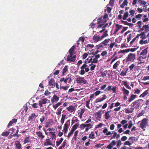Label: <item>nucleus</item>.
Returning a JSON list of instances; mask_svg holds the SVG:
<instances>
[{
  "label": "nucleus",
  "instance_id": "7",
  "mask_svg": "<svg viewBox=\"0 0 149 149\" xmlns=\"http://www.w3.org/2000/svg\"><path fill=\"white\" fill-rule=\"evenodd\" d=\"M70 120H68L64 124L63 126V131L65 134L67 133L68 131V128L70 125Z\"/></svg>",
  "mask_w": 149,
  "mask_h": 149
},
{
  "label": "nucleus",
  "instance_id": "44",
  "mask_svg": "<svg viewBox=\"0 0 149 149\" xmlns=\"http://www.w3.org/2000/svg\"><path fill=\"white\" fill-rule=\"evenodd\" d=\"M140 34H142L141 35H140V36H141V38L143 39H144L146 38V36L145 33L144 32H142Z\"/></svg>",
  "mask_w": 149,
  "mask_h": 149
},
{
  "label": "nucleus",
  "instance_id": "37",
  "mask_svg": "<svg viewBox=\"0 0 149 149\" xmlns=\"http://www.w3.org/2000/svg\"><path fill=\"white\" fill-rule=\"evenodd\" d=\"M96 48L97 49H99L101 48H103L104 47V46L102 42L98 45H96Z\"/></svg>",
  "mask_w": 149,
  "mask_h": 149
},
{
  "label": "nucleus",
  "instance_id": "40",
  "mask_svg": "<svg viewBox=\"0 0 149 149\" xmlns=\"http://www.w3.org/2000/svg\"><path fill=\"white\" fill-rule=\"evenodd\" d=\"M94 47V45L93 44H89L87 45L86 46L85 50L86 51L88 50V48L89 47L93 48Z\"/></svg>",
  "mask_w": 149,
  "mask_h": 149
},
{
  "label": "nucleus",
  "instance_id": "31",
  "mask_svg": "<svg viewBox=\"0 0 149 149\" xmlns=\"http://www.w3.org/2000/svg\"><path fill=\"white\" fill-rule=\"evenodd\" d=\"M120 61H117L114 64L113 66V69H116L117 67L120 64Z\"/></svg>",
  "mask_w": 149,
  "mask_h": 149
},
{
  "label": "nucleus",
  "instance_id": "4",
  "mask_svg": "<svg viewBox=\"0 0 149 149\" xmlns=\"http://www.w3.org/2000/svg\"><path fill=\"white\" fill-rule=\"evenodd\" d=\"M140 101H143V100L141 99L136 100L131 104L130 105L131 107L134 108V109L135 108L136 109H139L140 106V103L139 102Z\"/></svg>",
  "mask_w": 149,
  "mask_h": 149
},
{
  "label": "nucleus",
  "instance_id": "60",
  "mask_svg": "<svg viewBox=\"0 0 149 149\" xmlns=\"http://www.w3.org/2000/svg\"><path fill=\"white\" fill-rule=\"evenodd\" d=\"M124 144L125 145H128L129 146H130L132 144V143H131L129 141H127L125 142Z\"/></svg>",
  "mask_w": 149,
  "mask_h": 149
},
{
  "label": "nucleus",
  "instance_id": "16",
  "mask_svg": "<svg viewBox=\"0 0 149 149\" xmlns=\"http://www.w3.org/2000/svg\"><path fill=\"white\" fill-rule=\"evenodd\" d=\"M123 27V26L122 25H120L119 24H116L115 29L114 30V34H116L117 32L120 29Z\"/></svg>",
  "mask_w": 149,
  "mask_h": 149
},
{
  "label": "nucleus",
  "instance_id": "41",
  "mask_svg": "<svg viewBox=\"0 0 149 149\" xmlns=\"http://www.w3.org/2000/svg\"><path fill=\"white\" fill-rule=\"evenodd\" d=\"M68 66L67 65H65L63 69V72H62V74L63 75H64L65 74V72H66V71L68 70Z\"/></svg>",
  "mask_w": 149,
  "mask_h": 149
},
{
  "label": "nucleus",
  "instance_id": "17",
  "mask_svg": "<svg viewBox=\"0 0 149 149\" xmlns=\"http://www.w3.org/2000/svg\"><path fill=\"white\" fill-rule=\"evenodd\" d=\"M121 90L123 92V93L125 95H127L128 96L129 94V91L125 89L124 86L121 88Z\"/></svg>",
  "mask_w": 149,
  "mask_h": 149
},
{
  "label": "nucleus",
  "instance_id": "55",
  "mask_svg": "<svg viewBox=\"0 0 149 149\" xmlns=\"http://www.w3.org/2000/svg\"><path fill=\"white\" fill-rule=\"evenodd\" d=\"M128 123L129 124V125H128V128L129 129H130L132 127V126L133 125L132 121L130 120L129 121Z\"/></svg>",
  "mask_w": 149,
  "mask_h": 149
},
{
  "label": "nucleus",
  "instance_id": "18",
  "mask_svg": "<svg viewBox=\"0 0 149 149\" xmlns=\"http://www.w3.org/2000/svg\"><path fill=\"white\" fill-rule=\"evenodd\" d=\"M137 97V96L136 95L132 94L129 97L128 100V102H131L133 101L136 97Z\"/></svg>",
  "mask_w": 149,
  "mask_h": 149
},
{
  "label": "nucleus",
  "instance_id": "58",
  "mask_svg": "<svg viewBox=\"0 0 149 149\" xmlns=\"http://www.w3.org/2000/svg\"><path fill=\"white\" fill-rule=\"evenodd\" d=\"M129 13H130V16H134V15L135 11L133 10H131L129 11Z\"/></svg>",
  "mask_w": 149,
  "mask_h": 149
},
{
  "label": "nucleus",
  "instance_id": "2",
  "mask_svg": "<svg viewBox=\"0 0 149 149\" xmlns=\"http://www.w3.org/2000/svg\"><path fill=\"white\" fill-rule=\"evenodd\" d=\"M70 55H68L66 60L67 61L74 62L76 59V55H73L75 54L74 50L70 48L69 50Z\"/></svg>",
  "mask_w": 149,
  "mask_h": 149
},
{
  "label": "nucleus",
  "instance_id": "23",
  "mask_svg": "<svg viewBox=\"0 0 149 149\" xmlns=\"http://www.w3.org/2000/svg\"><path fill=\"white\" fill-rule=\"evenodd\" d=\"M36 134L39 138H41V139H42L45 137V136L43 135L42 133L40 131L37 132Z\"/></svg>",
  "mask_w": 149,
  "mask_h": 149
},
{
  "label": "nucleus",
  "instance_id": "63",
  "mask_svg": "<svg viewBox=\"0 0 149 149\" xmlns=\"http://www.w3.org/2000/svg\"><path fill=\"white\" fill-rule=\"evenodd\" d=\"M101 92L100 91H97L94 93L95 95L96 96H97L101 93Z\"/></svg>",
  "mask_w": 149,
  "mask_h": 149
},
{
  "label": "nucleus",
  "instance_id": "19",
  "mask_svg": "<svg viewBox=\"0 0 149 149\" xmlns=\"http://www.w3.org/2000/svg\"><path fill=\"white\" fill-rule=\"evenodd\" d=\"M134 109V108L131 107L130 109L127 108L125 109V112L127 113H132Z\"/></svg>",
  "mask_w": 149,
  "mask_h": 149
},
{
  "label": "nucleus",
  "instance_id": "59",
  "mask_svg": "<svg viewBox=\"0 0 149 149\" xmlns=\"http://www.w3.org/2000/svg\"><path fill=\"white\" fill-rule=\"evenodd\" d=\"M101 76L103 77H104L106 76L107 74L104 72H101Z\"/></svg>",
  "mask_w": 149,
  "mask_h": 149
},
{
  "label": "nucleus",
  "instance_id": "48",
  "mask_svg": "<svg viewBox=\"0 0 149 149\" xmlns=\"http://www.w3.org/2000/svg\"><path fill=\"white\" fill-rule=\"evenodd\" d=\"M84 112V109H82L81 110V111L80 112V113L79 115V117L80 118H82V116L83 115V113Z\"/></svg>",
  "mask_w": 149,
  "mask_h": 149
},
{
  "label": "nucleus",
  "instance_id": "14",
  "mask_svg": "<svg viewBox=\"0 0 149 149\" xmlns=\"http://www.w3.org/2000/svg\"><path fill=\"white\" fill-rule=\"evenodd\" d=\"M49 86L52 88L55 87V81L54 79L52 78L49 81Z\"/></svg>",
  "mask_w": 149,
  "mask_h": 149
},
{
  "label": "nucleus",
  "instance_id": "30",
  "mask_svg": "<svg viewBox=\"0 0 149 149\" xmlns=\"http://www.w3.org/2000/svg\"><path fill=\"white\" fill-rule=\"evenodd\" d=\"M62 104V103L61 102H59L55 104H53L52 107L55 109H56L57 108L61 105Z\"/></svg>",
  "mask_w": 149,
  "mask_h": 149
},
{
  "label": "nucleus",
  "instance_id": "15",
  "mask_svg": "<svg viewBox=\"0 0 149 149\" xmlns=\"http://www.w3.org/2000/svg\"><path fill=\"white\" fill-rule=\"evenodd\" d=\"M59 100V97L56 95H54L51 99V102L52 104H53L54 103H56Z\"/></svg>",
  "mask_w": 149,
  "mask_h": 149
},
{
  "label": "nucleus",
  "instance_id": "26",
  "mask_svg": "<svg viewBox=\"0 0 149 149\" xmlns=\"http://www.w3.org/2000/svg\"><path fill=\"white\" fill-rule=\"evenodd\" d=\"M146 58V56H143L142 55L141 56H139V57L138 58V60L139 61H142L141 62V63H143L144 62V61H143V59H144Z\"/></svg>",
  "mask_w": 149,
  "mask_h": 149
},
{
  "label": "nucleus",
  "instance_id": "11",
  "mask_svg": "<svg viewBox=\"0 0 149 149\" xmlns=\"http://www.w3.org/2000/svg\"><path fill=\"white\" fill-rule=\"evenodd\" d=\"M102 40L100 36L95 34L93 37V40L95 42H97Z\"/></svg>",
  "mask_w": 149,
  "mask_h": 149
},
{
  "label": "nucleus",
  "instance_id": "10",
  "mask_svg": "<svg viewBox=\"0 0 149 149\" xmlns=\"http://www.w3.org/2000/svg\"><path fill=\"white\" fill-rule=\"evenodd\" d=\"M111 89L113 91V93H116V86H113L111 88V86H109L105 89L104 90V91H109Z\"/></svg>",
  "mask_w": 149,
  "mask_h": 149
},
{
  "label": "nucleus",
  "instance_id": "29",
  "mask_svg": "<svg viewBox=\"0 0 149 149\" xmlns=\"http://www.w3.org/2000/svg\"><path fill=\"white\" fill-rule=\"evenodd\" d=\"M143 28L141 29V31H143L144 30V29H145V31L146 32L147 31H149V26L148 25H145L143 26Z\"/></svg>",
  "mask_w": 149,
  "mask_h": 149
},
{
  "label": "nucleus",
  "instance_id": "47",
  "mask_svg": "<svg viewBox=\"0 0 149 149\" xmlns=\"http://www.w3.org/2000/svg\"><path fill=\"white\" fill-rule=\"evenodd\" d=\"M10 132H3L1 134L2 136H8Z\"/></svg>",
  "mask_w": 149,
  "mask_h": 149
},
{
  "label": "nucleus",
  "instance_id": "56",
  "mask_svg": "<svg viewBox=\"0 0 149 149\" xmlns=\"http://www.w3.org/2000/svg\"><path fill=\"white\" fill-rule=\"evenodd\" d=\"M138 2L141 3L142 5H145L146 4L147 2L143 0H139Z\"/></svg>",
  "mask_w": 149,
  "mask_h": 149
},
{
  "label": "nucleus",
  "instance_id": "13",
  "mask_svg": "<svg viewBox=\"0 0 149 149\" xmlns=\"http://www.w3.org/2000/svg\"><path fill=\"white\" fill-rule=\"evenodd\" d=\"M47 98H44L41 99L39 101V105L40 106V107H42L43 104H45L47 103Z\"/></svg>",
  "mask_w": 149,
  "mask_h": 149
},
{
  "label": "nucleus",
  "instance_id": "64",
  "mask_svg": "<svg viewBox=\"0 0 149 149\" xmlns=\"http://www.w3.org/2000/svg\"><path fill=\"white\" fill-rule=\"evenodd\" d=\"M74 132L71 130V131L68 133L67 136L68 138H69L73 134Z\"/></svg>",
  "mask_w": 149,
  "mask_h": 149
},
{
  "label": "nucleus",
  "instance_id": "33",
  "mask_svg": "<svg viewBox=\"0 0 149 149\" xmlns=\"http://www.w3.org/2000/svg\"><path fill=\"white\" fill-rule=\"evenodd\" d=\"M110 39H106L104 41L102 42V43L104 46H107L108 45L107 43H108Z\"/></svg>",
  "mask_w": 149,
  "mask_h": 149
},
{
  "label": "nucleus",
  "instance_id": "57",
  "mask_svg": "<svg viewBox=\"0 0 149 149\" xmlns=\"http://www.w3.org/2000/svg\"><path fill=\"white\" fill-rule=\"evenodd\" d=\"M60 89L62 88L65 90H67L68 89V88L69 87V86H61L60 85Z\"/></svg>",
  "mask_w": 149,
  "mask_h": 149
},
{
  "label": "nucleus",
  "instance_id": "53",
  "mask_svg": "<svg viewBox=\"0 0 149 149\" xmlns=\"http://www.w3.org/2000/svg\"><path fill=\"white\" fill-rule=\"evenodd\" d=\"M115 0H110L109 3V6H113V4Z\"/></svg>",
  "mask_w": 149,
  "mask_h": 149
},
{
  "label": "nucleus",
  "instance_id": "9",
  "mask_svg": "<svg viewBox=\"0 0 149 149\" xmlns=\"http://www.w3.org/2000/svg\"><path fill=\"white\" fill-rule=\"evenodd\" d=\"M43 145L45 146H54V144L52 142V140L50 138H47L46 139L45 141V142Z\"/></svg>",
  "mask_w": 149,
  "mask_h": 149
},
{
  "label": "nucleus",
  "instance_id": "36",
  "mask_svg": "<svg viewBox=\"0 0 149 149\" xmlns=\"http://www.w3.org/2000/svg\"><path fill=\"white\" fill-rule=\"evenodd\" d=\"M74 109V107L72 106L71 105L69 107L67 108V109L68 111L72 112Z\"/></svg>",
  "mask_w": 149,
  "mask_h": 149
},
{
  "label": "nucleus",
  "instance_id": "25",
  "mask_svg": "<svg viewBox=\"0 0 149 149\" xmlns=\"http://www.w3.org/2000/svg\"><path fill=\"white\" fill-rule=\"evenodd\" d=\"M102 112V110H100L95 114V115L97 116V118H101V115L102 114V113H101Z\"/></svg>",
  "mask_w": 149,
  "mask_h": 149
},
{
  "label": "nucleus",
  "instance_id": "6",
  "mask_svg": "<svg viewBox=\"0 0 149 149\" xmlns=\"http://www.w3.org/2000/svg\"><path fill=\"white\" fill-rule=\"evenodd\" d=\"M148 120L146 118H144L141 120V122L140 125V127L143 130L146 127L148 124Z\"/></svg>",
  "mask_w": 149,
  "mask_h": 149
},
{
  "label": "nucleus",
  "instance_id": "45",
  "mask_svg": "<svg viewBox=\"0 0 149 149\" xmlns=\"http://www.w3.org/2000/svg\"><path fill=\"white\" fill-rule=\"evenodd\" d=\"M30 142V139H29V136H26V138L24 139V143H29Z\"/></svg>",
  "mask_w": 149,
  "mask_h": 149
},
{
  "label": "nucleus",
  "instance_id": "35",
  "mask_svg": "<svg viewBox=\"0 0 149 149\" xmlns=\"http://www.w3.org/2000/svg\"><path fill=\"white\" fill-rule=\"evenodd\" d=\"M63 138H61L59 140L56 141V146H58L60 144L62 143V142L63 141Z\"/></svg>",
  "mask_w": 149,
  "mask_h": 149
},
{
  "label": "nucleus",
  "instance_id": "46",
  "mask_svg": "<svg viewBox=\"0 0 149 149\" xmlns=\"http://www.w3.org/2000/svg\"><path fill=\"white\" fill-rule=\"evenodd\" d=\"M91 57H92V63H97L98 62V60L96 58H95L94 56H91Z\"/></svg>",
  "mask_w": 149,
  "mask_h": 149
},
{
  "label": "nucleus",
  "instance_id": "49",
  "mask_svg": "<svg viewBox=\"0 0 149 149\" xmlns=\"http://www.w3.org/2000/svg\"><path fill=\"white\" fill-rule=\"evenodd\" d=\"M117 144L116 145V146L118 148H119L121 144H122V143L120 140H118L117 141Z\"/></svg>",
  "mask_w": 149,
  "mask_h": 149
},
{
  "label": "nucleus",
  "instance_id": "20",
  "mask_svg": "<svg viewBox=\"0 0 149 149\" xmlns=\"http://www.w3.org/2000/svg\"><path fill=\"white\" fill-rule=\"evenodd\" d=\"M37 117V116L36 115L35 113H33L31 114V116H30L28 118V120L31 121V122L33 121V119H35Z\"/></svg>",
  "mask_w": 149,
  "mask_h": 149
},
{
  "label": "nucleus",
  "instance_id": "62",
  "mask_svg": "<svg viewBox=\"0 0 149 149\" xmlns=\"http://www.w3.org/2000/svg\"><path fill=\"white\" fill-rule=\"evenodd\" d=\"M88 56V54L87 53H84L82 55V58L84 59L86 58Z\"/></svg>",
  "mask_w": 149,
  "mask_h": 149
},
{
  "label": "nucleus",
  "instance_id": "5",
  "mask_svg": "<svg viewBox=\"0 0 149 149\" xmlns=\"http://www.w3.org/2000/svg\"><path fill=\"white\" fill-rule=\"evenodd\" d=\"M136 59V54L132 53H130L126 58V62L133 61Z\"/></svg>",
  "mask_w": 149,
  "mask_h": 149
},
{
  "label": "nucleus",
  "instance_id": "50",
  "mask_svg": "<svg viewBox=\"0 0 149 149\" xmlns=\"http://www.w3.org/2000/svg\"><path fill=\"white\" fill-rule=\"evenodd\" d=\"M71 79L70 78H67L65 79L64 82L65 83H66L67 82L69 83L71 81Z\"/></svg>",
  "mask_w": 149,
  "mask_h": 149
},
{
  "label": "nucleus",
  "instance_id": "8",
  "mask_svg": "<svg viewBox=\"0 0 149 149\" xmlns=\"http://www.w3.org/2000/svg\"><path fill=\"white\" fill-rule=\"evenodd\" d=\"M77 82L78 84H85L86 83L87 81L84 77H77L76 79Z\"/></svg>",
  "mask_w": 149,
  "mask_h": 149
},
{
  "label": "nucleus",
  "instance_id": "42",
  "mask_svg": "<svg viewBox=\"0 0 149 149\" xmlns=\"http://www.w3.org/2000/svg\"><path fill=\"white\" fill-rule=\"evenodd\" d=\"M16 142H17L18 143H15L16 148L17 149H20L21 147V144L20 143H19V141H17Z\"/></svg>",
  "mask_w": 149,
  "mask_h": 149
},
{
  "label": "nucleus",
  "instance_id": "38",
  "mask_svg": "<svg viewBox=\"0 0 149 149\" xmlns=\"http://www.w3.org/2000/svg\"><path fill=\"white\" fill-rule=\"evenodd\" d=\"M108 35V34H107V31H105L103 33V35L100 36V38H101L102 40L105 37H106Z\"/></svg>",
  "mask_w": 149,
  "mask_h": 149
},
{
  "label": "nucleus",
  "instance_id": "1",
  "mask_svg": "<svg viewBox=\"0 0 149 149\" xmlns=\"http://www.w3.org/2000/svg\"><path fill=\"white\" fill-rule=\"evenodd\" d=\"M91 117L89 116L88 119L85 123L82 124L79 126V128L81 130L84 129L85 128V132H88V130L92 127V125L90 123H88L91 121Z\"/></svg>",
  "mask_w": 149,
  "mask_h": 149
},
{
  "label": "nucleus",
  "instance_id": "28",
  "mask_svg": "<svg viewBox=\"0 0 149 149\" xmlns=\"http://www.w3.org/2000/svg\"><path fill=\"white\" fill-rule=\"evenodd\" d=\"M111 111V110L108 111L105 113L104 116L106 120H108L110 117L109 113Z\"/></svg>",
  "mask_w": 149,
  "mask_h": 149
},
{
  "label": "nucleus",
  "instance_id": "34",
  "mask_svg": "<svg viewBox=\"0 0 149 149\" xmlns=\"http://www.w3.org/2000/svg\"><path fill=\"white\" fill-rule=\"evenodd\" d=\"M92 57H91L90 56H89L88 58L86 59V61H85L86 63H90L92 61Z\"/></svg>",
  "mask_w": 149,
  "mask_h": 149
},
{
  "label": "nucleus",
  "instance_id": "61",
  "mask_svg": "<svg viewBox=\"0 0 149 149\" xmlns=\"http://www.w3.org/2000/svg\"><path fill=\"white\" fill-rule=\"evenodd\" d=\"M45 119V118L44 116H42L40 119V121L41 122V124L42 123L44 122Z\"/></svg>",
  "mask_w": 149,
  "mask_h": 149
},
{
  "label": "nucleus",
  "instance_id": "22",
  "mask_svg": "<svg viewBox=\"0 0 149 149\" xmlns=\"http://www.w3.org/2000/svg\"><path fill=\"white\" fill-rule=\"evenodd\" d=\"M149 90H147L145 91L144 92H143L139 96V97H142L143 98L145 97L147 95L149 94Z\"/></svg>",
  "mask_w": 149,
  "mask_h": 149
},
{
  "label": "nucleus",
  "instance_id": "43",
  "mask_svg": "<svg viewBox=\"0 0 149 149\" xmlns=\"http://www.w3.org/2000/svg\"><path fill=\"white\" fill-rule=\"evenodd\" d=\"M127 72L125 70H123L120 73V75L122 77H124L126 75Z\"/></svg>",
  "mask_w": 149,
  "mask_h": 149
},
{
  "label": "nucleus",
  "instance_id": "3",
  "mask_svg": "<svg viewBox=\"0 0 149 149\" xmlns=\"http://www.w3.org/2000/svg\"><path fill=\"white\" fill-rule=\"evenodd\" d=\"M108 19V15L107 13H105L103 17L102 16L99 18L97 20V24H99L101 23H105L107 22V20Z\"/></svg>",
  "mask_w": 149,
  "mask_h": 149
},
{
  "label": "nucleus",
  "instance_id": "39",
  "mask_svg": "<svg viewBox=\"0 0 149 149\" xmlns=\"http://www.w3.org/2000/svg\"><path fill=\"white\" fill-rule=\"evenodd\" d=\"M128 12H125L123 16V20H125L127 18L128 16Z\"/></svg>",
  "mask_w": 149,
  "mask_h": 149
},
{
  "label": "nucleus",
  "instance_id": "24",
  "mask_svg": "<svg viewBox=\"0 0 149 149\" xmlns=\"http://www.w3.org/2000/svg\"><path fill=\"white\" fill-rule=\"evenodd\" d=\"M148 49V47H147L146 48L143 50L141 52L140 54V55H143L145 56V55L147 54L148 52L147 50Z\"/></svg>",
  "mask_w": 149,
  "mask_h": 149
},
{
  "label": "nucleus",
  "instance_id": "52",
  "mask_svg": "<svg viewBox=\"0 0 149 149\" xmlns=\"http://www.w3.org/2000/svg\"><path fill=\"white\" fill-rule=\"evenodd\" d=\"M95 134H94L93 133V132H92L91 134H89V137L91 139H93L95 138V137L94 136Z\"/></svg>",
  "mask_w": 149,
  "mask_h": 149
},
{
  "label": "nucleus",
  "instance_id": "54",
  "mask_svg": "<svg viewBox=\"0 0 149 149\" xmlns=\"http://www.w3.org/2000/svg\"><path fill=\"white\" fill-rule=\"evenodd\" d=\"M50 134H51V137H52V140L54 138V137H55V139H56V136L55 134V132H51Z\"/></svg>",
  "mask_w": 149,
  "mask_h": 149
},
{
  "label": "nucleus",
  "instance_id": "51",
  "mask_svg": "<svg viewBox=\"0 0 149 149\" xmlns=\"http://www.w3.org/2000/svg\"><path fill=\"white\" fill-rule=\"evenodd\" d=\"M134 93L135 94H139L140 92V91L138 88H136L134 90Z\"/></svg>",
  "mask_w": 149,
  "mask_h": 149
},
{
  "label": "nucleus",
  "instance_id": "27",
  "mask_svg": "<svg viewBox=\"0 0 149 149\" xmlns=\"http://www.w3.org/2000/svg\"><path fill=\"white\" fill-rule=\"evenodd\" d=\"M79 125V123H77L72 127L71 130L74 132Z\"/></svg>",
  "mask_w": 149,
  "mask_h": 149
},
{
  "label": "nucleus",
  "instance_id": "32",
  "mask_svg": "<svg viewBox=\"0 0 149 149\" xmlns=\"http://www.w3.org/2000/svg\"><path fill=\"white\" fill-rule=\"evenodd\" d=\"M136 67V66L135 67V65L134 64H132L129 67V68L131 71H134V68Z\"/></svg>",
  "mask_w": 149,
  "mask_h": 149
},
{
  "label": "nucleus",
  "instance_id": "12",
  "mask_svg": "<svg viewBox=\"0 0 149 149\" xmlns=\"http://www.w3.org/2000/svg\"><path fill=\"white\" fill-rule=\"evenodd\" d=\"M107 97L106 95H103L102 98H97L94 102V103H97L100 102H101L105 100Z\"/></svg>",
  "mask_w": 149,
  "mask_h": 149
},
{
  "label": "nucleus",
  "instance_id": "21",
  "mask_svg": "<svg viewBox=\"0 0 149 149\" xmlns=\"http://www.w3.org/2000/svg\"><path fill=\"white\" fill-rule=\"evenodd\" d=\"M17 120L16 119L13 118L10 121L7 125L8 128H9L10 126H11L13 124L17 122Z\"/></svg>",
  "mask_w": 149,
  "mask_h": 149
}]
</instances>
